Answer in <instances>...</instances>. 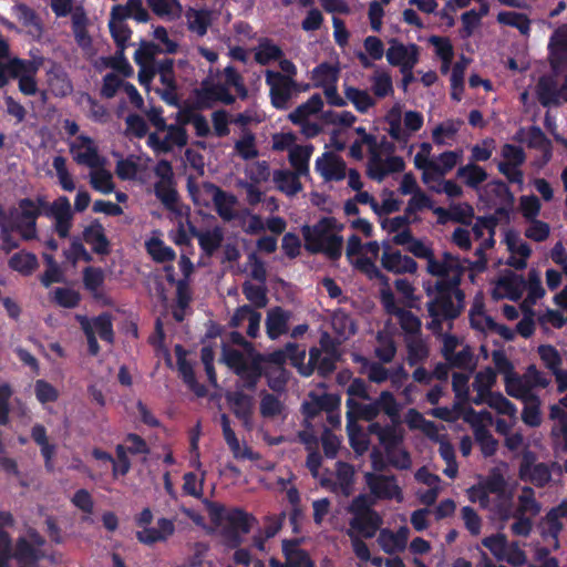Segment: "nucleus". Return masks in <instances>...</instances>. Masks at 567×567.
Masks as SVG:
<instances>
[{"label":"nucleus","instance_id":"nucleus-43","mask_svg":"<svg viewBox=\"0 0 567 567\" xmlns=\"http://www.w3.org/2000/svg\"><path fill=\"white\" fill-rule=\"evenodd\" d=\"M83 238L92 249L97 254H106L109 250V240L106 239L103 226L97 223H91L83 231Z\"/></svg>","mask_w":567,"mask_h":567},{"label":"nucleus","instance_id":"nucleus-53","mask_svg":"<svg viewBox=\"0 0 567 567\" xmlns=\"http://www.w3.org/2000/svg\"><path fill=\"white\" fill-rule=\"evenodd\" d=\"M9 266L14 271L23 276H29L38 268L39 262L35 255L28 251H20L10 258Z\"/></svg>","mask_w":567,"mask_h":567},{"label":"nucleus","instance_id":"nucleus-54","mask_svg":"<svg viewBox=\"0 0 567 567\" xmlns=\"http://www.w3.org/2000/svg\"><path fill=\"white\" fill-rule=\"evenodd\" d=\"M72 22V30L78 44L82 48H87L91 44V38L86 32L89 19L84 9H78L74 14Z\"/></svg>","mask_w":567,"mask_h":567},{"label":"nucleus","instance_id":"nucleus-22","mask_svg":"<svg viewBox=\"0 0 567 567\" xmlns=\"http://www.w3.org/2000/svg\"><path fill=\"white\" fill-rule=\"evenodd\" d=\"M266 83L270 89V96L274 106L284 109L290 97L291 89L295 84L289 76L275 71L266 72Z\"/></svg>","mask_w":567,"mask_h":567},{"label":"nucleus","instance_id":"nucleus-13","mask_svg":"<svg viewBox=\"0 0 567 567\" xmlns=\"http://www.w3.org/2000/svg\"><path fill=\"white\" fill-rule=\"evenodd\" d=\"M339 78V69L336 65L322 63L312 71L315 85L323 89L328 103L332 106L342 107L347 105L346 100L338 93L336 83Z\"/></svg>","mask_w":567,"mask_h":567},{"label":"nucleus","instance_id":"nucleus-21","mask_svg":"<svg viewBox=\"0 0 567 567\" xmlns=\"http://www.w3.org/2000/svg\"><path fill=\"white\" fill-rule=\"evenodd\" d=\"M466 420L474 426L476 441L480 443L482 452L485 455H492L496 451L497 442L486 430V425L492 424V416L488 412L484 411L481 413L471 412Z\"/></svg>","mask_w":567,"mask_h":567},{"label":"nucleus","instance_id":"nucleus-44","mask_svg":"<svg viewBox=\"0 0 567 567\" xmlns=\"http://www.w3.org/2000/svg\"><path fill=\"white\" fill-rule=\"evenodd\" d=\"M301 175L289 171H276L272 179L276 187L287 196H293L302 188L299 177Z\"/></svg>","mask_w":567,"mask_h":567},{"label":"nucleus","instance_id":"nucleus-7","mask_svg":"<svg viewBox=\"0 0 567 567\" xmlns=\"http://www.w3.org/2000/svg\"><path fill=\"white\" fill-rule=\"evenodd\" d=\"M351 511L354 516L350 522L349 536L373 537L382 525V518L377 512L369 509L367 497H357L351 505Z\"/></svg>","mask_w":567,"mask_h":567},{"label":"nucleus","instance_id":"nucleus-31","mask_svg":"<svg viewBox=\"0 0 567 567\" xmlns=\"http://www.w3.org/2000/svg\"><path fill=\"white\" fill-rule=\"evenodd\" d=\"M117 460L115 461L111 454L101 449H93L92 456L95 461L99 462L102 468L107 470L110 465L113 467V475L117 477L118 475H125L130 470V461L125 455V449L123 445H118L116 447Z\"/></svg>","mask_w":567,"mask_h":567},{"label":"nucleus","instance_id":"nucleus-47","mask_svg":"<svg viewBox=\"0 0 567 567\" xmlns=\"http://www.w3.org/2000/svg\"><path fill=\"white\" fill-rule=\"evenodd\" d=\"M313 152L311 145H296L289 152V161L295 168V173L299 175H307L309 172V159Z\"/></svg>","mask_w":567,"mask_h":567},{"label":"nucleus","instance_id":"nucleus-1","mask_svg":"<svg viewBox=\"0 0 567 567\" xmlns=\"http://www.w3.org/2000/svg\"><path fill=\"white\" fill-rule=\"evenodd\" d=\"M465 265L450 252H444L441 257L434 254L426 260V271L436 278L434 286L426 284L425 290L431 297L429 302V312L433 318L430 327L434 329L442 319H452L457 316L458 308L454 303V298L461 300L462 292L456 288Z\"/></svg>","mask_w":567,"mask_h":567},{"label":"nucleus","instance_id":"nucleus-9","mask_svg":"<svg viewBox=\"0 0 567 567\" xmlns=\"http://www.w3.org/2000/svg\"><path fill=\"white\" fill-rule=\"evenodd\" d=\"M42 205L40 199H22L19 206L10 213L11 229L17 230L24 240L37 237L35 220L41 213Z\"/></svg>","mask_w":567,"mask_h":567},{"label":"nucleus","instance_id":"nucleus-57","mask_svg":"<svg viewBox=\"0 0 567 567\" xmlns=\"http://www.w3.org/2000/svg\"><path fill=\"white\" fill-rule=\"evenodd\" d=\"M353 482V468L349 464L338 463L336 481L331 484L333 492H340L343 495L351 493V486Z\"/></svg>","mask_w":567,"mask_h":567},{"label":"nucleus","instance_id":"nucleus-49","mask_svg":"<svg viewBox=\"0 0 567 567\" xmlns=\"http://www.w3.org/2000/svg\"><path fill=\"white\" fill-rule=\"evenodd\" d=\"M112 11H114V14L122 16L125 19L133 18L137 22H146L150 18L142 0H127L125 4L114 6Z\"/></svg>","mask_w":567,"mask_h":567},{"label":"nucleus","instance_id":"nucleus-37","mask_svg":"<svg viewBox=\"0 0 567 567\" xmlns=\"http://www.w3.org/2000/svg\"><path fill=\"white\" fill-rule=\"evenodd\" d=\"M519 476L524 481H529L535 485L543 486L549 482L551 474L546 464H532L528 456H525L524 463L520 465Z\"/></svg>","mask_w":567,"mask_h":567},{"label":"nucleus","instance_id":"nucleus-51","mask_svg":"<svg viewBox=\"0 0 567 567\" xmlns=\"http://www.w3.org/2000/svg\"><path fill=\"white\" fill-rule=\"evenodd\" d=\"M322 106V99L320 95L315 94L307 102L302 103L293 112H291L289 114V118L293 123H303L306 120H309L310 116L321 111Z\"/></svg>","mask_w":567,"mask_h":567},{"label":"nucleus","instance_id":"nucleus-17","mask_svg":"<svg viewBox=\"0 0 567 567\" xmlns=\"http://www.w3.org/2000/svg\"><path fill=\"white\" fill-rule=\"evenodd\" d=\"M381 300L385 310L398 318L403 330L410 334L419 331L421 326L419 319L396 303L388 281H385L384 287L381 289Z\"/></svg>","mask_w":567,"mask_h":567},{"label":"nucleus","instance_id":"nucleus-39","mask_svg":"<svg viewBox=\"0 0 567 567\" xmlns=\"http://www.w3.org/2000/svg\"><path fill=\"white\" fill-rule=\"evenodd\" d=\"M549 50L554 68L567 62V25L555 31L549 42Z\"/></svg>","mask_w":567,"mask_h":567},{"label":"nucleus","instance_id":"nucleus-61","mask_svg":"<svg viewBox=\"0 0 567 567\" xmlns=\"http://www.w3.org/2000/svg\"><path fill=\"white\" fill-rule=\"evenodd\" d=\"M147 4L154 13L169 20L182 13V6L177 0H147Z\"/></svg>","mask_w":567,"mask_h":567},{"label":"nucleus","instance_id":"nucleus-48","mask_svg":"<svg viewBox=\"0 0 567 567\" xmlns=\"http://www.w3.org/2000/svg\"><path fill=\"white\" fill-rule=\"evenodd\" d=\"M432 145L430 143H421L414 155V166L422 172V181L425 185H430V171L434 158H432Z\"/></svg>","mask_w":567,"mask_h":567},{"label":"nucleus","instance_id":"nucleus-5","mask_svg":"<svg viewBox=\"0 0 567 567\" xmlns=\"http://www.w3.org/2000/svg\"><path fill=\"white\" fill-rule=\"evenodd\" d=\"M206 507L212 522L223 529L227 546H238L243 535L250 530L254 519L236 508L226 509L214 503H206Z\"/></svg>","mask_w":567,"mask_h":567},{"label":"nucleus","instance_id":"nucleus-3","mask_svg":"<svg viewBox=\"0 0 567 567\" xmlns=\"http://www.w3.org/2000/svg\"><path fill=\"white\" fill-rule=\"evenodd\" d=\"M492 361L503 377L506 393L516 400H530L537 396L536 390L545 389L550 383V379L535 365H529L524 374H518L513 363L501 351L493 352Z\"/></svg>","mask_w":567,"mask_h":567},{"label":"nucleus","instance_id":"nucleus-29","mask_svg":"<svg viewBox=\"0 0 567 567\" xmlns=\"http://www.w3.org/2000/svg\"><path fill=\"white\" fill-rule=\"evenodd\" d=\"M158 47L152 43H143L135 52V62L140 65L138 80L141 84L148 85L155 74L154 55Z\"/></svg>","mask_w":567,"mask_h":567},{"label":"nucleus","instance_id":"nucleus-2","mask_svg":"<svg viewBox=\"0 0 567 567\" xmlns=\"http://www.w3.org/2000/svg\"><path fill=\"white\" fill-rule=\"evenodd\" d=\"M468 499L478 503L497 515L501 519L516 518L512 525V532L517 536H528L532 532V516L519 515L513 509L514 488L508 486L504 477L493 474L487 480L467 489Z\"/></svg>","mask_w":567,"mask_h":567},{"label":"nucleus","instance_id":"nucleus-23","mask_svg":"<svg viewBox=\"0 0 567 567\" xmlns=\"http://www.w3.org/2000/svg\"><path fill=\"white\" fill-rule=\"evenodd\" d=\"M155 174L158 178L155 184L157 197L164 205L173 207L177 199V194L173 186V169L171 164L166 161H161L156 165Z\"/></svg>","mask_w":567,"mask_h":567},{"label":"nucleus","instance_id":"nucleus-4","mask_svg":"<svg viewBox=\"0 0 567 567\" xmlns=\"http://www.w3.org/2000/svg\"><path fill=\"white\" fill-rule=\"evenodd\" d=\"M336 219L323 218L315 226L303 227L305 246L312 252H322L331 259L339 258L343 240Z\"/></svg>","mask_w":567,"mask_h":567},{"label":"nucleus","instance_id":"nucleus-45","mask_svg":"<svg viewBox=\"0 0 567 567\" xmlns=\"http://www.w3.org/2000/svg\"><path fill=\"white\" fill-rule=\"evenodd\" d=\"M145 247L148 255L156 262L171 261L176 256L174 250L159 238L157 233H154L153 236L145 241Z\"/></svg>","mask_w":567,"mask_h":567},{"label":"nucleus","instance_id":"nucleus-26","mask_svg":"<svg viewBox=\"0 0 567 567\" xmlns=\"http://www.w3.org/2000/svg\"><path fill=\"white\" fill-rule=\"evenodd\" d=\"M346 252L350 262L369 277H383L375 264L370 258L363 256V245L358 236L352 235L348 239Z\"/></svg>","mask_w":567,"mask_h":567},{"label":"nucleus","instance_id":"nucleus-14","mask_svg":"<svg viewBox=\"0 0 567 567\" xmlns=\"http://www.w3.org/2000/svg\"><path fill=\"white\" fill-rule=\"evenodd\" d=\"M43 538L34 529H28L27 534L19 538L13 554L19 567H37V561L43 556Z\"/></svg>","mask_w":567,"mask_h":567},{"label":"nucleus","instance_id":"nucleus-30","mask_svg":"<svg viewBox=\"0 0 567 567\" xmlns=\"http://www.w3.org/2000/svg\"><path fill=\"white\" fill-rule=\"evenodd\" d=\"M11 11L27 34L33 39L41 38L43 27L34 10L23 3H18L12 7Z\"/></svg>","mask_w":567,"mask_h":567},{"label":"nucleus","instance_id":"nucleus-46","mask_svg":"<svg viewBox=\"0 0 567 567\" xmlns=\"http://www.w3.org/2000/svg\"><path fill=\"white\" fill-rule=\"evenodd\" d=\"M537 96L544 106L557 105L563 102L561 87L558 90L550 78H543L537 85Z\"/></svg>","mask_w":567,"mask_h":567},{"label":"nucleus","instance_id":"nucleus-59","mask_svg":"<svg viewBox=\"0 0 567 567\" xmlns=\"http://www.w3.org/2000/svg\"><path fill=\"white\" fill-rule=\"evenodd\" d=\"M489 408L495 410L497 413L513 419V423L517 421V409L516 406L506 399L502 393H493L488 395L485 402Z\"/></svg>","mask_w":567,"mask_h":567},{"label":"nucleus","instance_id":"nucleus-24","mask_svg":"<svg viewBox=\"0 0 567 567\" xmlns=\"http://www.w3.org/2000/svg\"><path fill=\"white\" fill-rule=\"evenodd\" d=\"M365 481L371 494L377 498H394L398 502L403 499L401 488L396 484L394 477L367 473Z\"/></svg>","mask_w":567,"mask_h":567},{"label":"nucleus","instance_id":"nucleus-55","mask_svg":"<svg viewBox=\"0 0 567 567\" xmlns=\"http://www.w3.org/2000/svg\"><path fill=\"white\" fill-rule=\"evenodd\" d=\"M109 27L113 39L122 51L131 38V30L125 23V18L114 14V11L111 10Z\"/></svg>","mask_w":567,"mask_h":567},{"label":"nucleus","instance_id":"nucleus-27","mask_svg":"<svg viewBox=\"0 0 567 567\" xmlns=\"http://www.w3.org/2000/svg\"><path fill=\"white\" fill-rule=\"evenodd\" d=\"M524 286L525 284L520 276L506 274L495 281L492 288V296L494 299L507 298L516 300L520 297Z\"/></svg>","mask_w":567,"mask_h":567},{"label":"nucleus","instance_id":"nucleus-60","mask_svg":"<svg viewBox=\"0 0 567 567\" xmlns=\"http://www.w3.org/2000/svg\"><path fill=\"white\" fill-rule=\"evenodd\" d=\"M372 92L377 97H385L393 94V83L390 73L383 70H377L371 76Z\"/></svg>","mask_w":567,"mask_h":567},{"label":"nucleus","instance_id":"nucleus-12","mask_svg":"<svg viewBox=\"0 0 567 567\" xmlns=\"http://www.w3.org/2000/svg\"><path fill=\"white\" fill-rule=\"evenodd\" d=\"M320 350L311 349L309 352V363L303 364L306 350L299 349L297 344L288 343L284 350L271 353L270 360L277 364H282L289 360L292 365L298 368L302 375L308 377L312 373L313 367L318 364Z\"/></svg>","mask_w":567,"mask_h":567},{"label":"nucleus","instance_id":"nucleus-56","mask_svg":"<svg viewBox=\"0 0 567 567\" xmlns=\"http://www.w3.org/2000/svg\"><path fill=\"white\" fill-rule=\"evenodd\" d=\"M344 95L346 102L350 101L360 113H367L375 104L373 97L367 91L353 86H344Z\"/></svg>","mask_w":567,"mask_h":567},{"label":"nucleus","instance_id":"nucleus-25","mask_svg":"<svg viewBox=\"0 0 567 567\" xmlns=\"http://www.w3.org/2000/svg\"><path fill=\"white\" fill-rule=\"evenodd\" d=\"M315 168L324 181H341L346 177V163L332 152H326L318 157Z\"/></svg>","mask_w":567,"mask_h":567},{"label":"nucleus","instance_id":"nucleus-38","mask_svg":"<svg viewBox=\"0 0 567 567\" xmlns=\"http://www.w3.org/2000/svg\"><path fill=\"white\" fill-rule=\"evenodd\" d=\"M148 167V159L138 156L122 158L116 164V174L121 179L137 178Z\"/></svg>","mask_w":567,"mask_h":567},{"label":"nucleus","instance_id":"nucleus-52","mask_svg":"<svg viewBox=\"0 0 567 567\" xmlns=\"http://www.w3.org/2000/svg\"><path fill=\"white\" fill-rule=\"evenodd\" d=\"M472 233L476 239H483L481 246L476 249V255H481L494 245V225L489 220L478 219L472 227Z\"/></svg>","mask_w":567,"mask_h":567},{"label":"nucleus","instance_id":"nucleus-36","mask_svg":"<svg viewBox=\"0 0 567 567\" xmlns=\"http://www.w3.org/2000/svg\"><path fill=\"white\" fill-rule=\"evenodd\" d=\"M462 121L445 120L432 131V140L439 146H451L455 143Z\"/></svg>","mask_w":567,"mask_h":567},{"label":"nucleus","instance_id":"nucleus-64","mask_svg":"<svg viewBox=\"0 0 567 567\" xmlns=\"http://www.w3.org/2000/svg\"><path fill=\"white\" fill-rule=\"evenodd\" d=\"M332 328L340 340H346L355 332L354 321L343 311L333 315Z\"/></svg>","mask_w":567,"mask_h":567},{"label":"nucleus","instance_id":"nucleus-19","mask_svg":"<svg viewBox=\"0 0 567 567\" xmlns=\"http://www.w3.org/2000/svg\"><path fill=\"white\" fill-rule=\"evenodd\" d=\"M382 247L381 265L385 270L395 275L416 272L417 264L413 258L393 249L388 243H383Z\"/></svg>","mask_w":567,"mask_h":567},{"label":"nucleus","instance_id":"nucleus-32","mask_svg":"<svg viewBox=\"0 0 567 567\" xmlns=\"http://www.w3.org/2000/svg\"><path fill=\"white\" fill-rule=\"evenodd\" d=\"M409 535V528L405 526L396 532L384 528L379 533L378 544L386 554H395L405 549Z\"/></svg>","mask_w":567,"mask_h":567},{"label":"nucleus","instance_id":"nucleus-18","mask_svg":"<svg viewBox=\"0 0 567 567\" xmlns=\"http://www.w3.org/2000/svg\"><path fill=\"white\" fill-rule=\"evenodd\" d=\"M69 147L73 159L80 165L91 167L102 163V159H104L99 154L94 141L83 134L70 138Z\"/></svg>","mask_w":567,"mask_h":567},{"label":"nucleus","instance_id":"nucleus-35","mask_svg":"<svg viewBox=\"0 0 567 567\" xmlns=\"http://www.w3.org/2000/svg\"><path fill=\"white\" fill-rule=\"evenodd\" d=\"M462 156V151H447L434 158L430 171V185L437 182L442 176L452 171Z\"/></svg>","mask_w":567,"mask_h":567},{"label":"nucleus","instance_id":"nucleus-10","mask_svg":"<svg viewBox=\"0 0 567 567\" xmlns=\"http://www.w3.org/2000/svg\"><path fill=\"white\" fill-rule=\"evenodd\" d=\"M221 361L233 369L248 386L254 385L260 377L259 362L250 350L241 352L236 349L224 348Z\"/></svg>","mask_w":567,"mask_h":567},{"label":"nucleus","instance_id":"nucleus-58","mask_svg":"<svg viewBox=\"0 0 567 567\" xmlns=\"http://www.w3.org/2000/svg\"><path fill=\"white\" fill-rule=\"evenodd\" d=\"M457 177L467 186L476 188L487 179V173L476 164L470 163L457 169Z\"/></svg>","mask_w":567,"mask_h":567},{"label":"nucleus","instance_id":"nucleus-8","mask_svg":"<svg viewBox=\"0 0 567 567\" xmlns=\"http://www.w3.org/2000/svg\"><path fill=\"white\" fill-rule=\"evenodd\" d=\"M40 61L23 60L19 58L9 59L2 62L4 73L8 78L18 80L19 91L24 95H34L38 92L37 73L40 69Z\"/></svg>","mask_w":567,"mask_h":567},{"label":"nucleus","instance_id":"nucleus-15","mask_svg":"<svg viewBox=\"0 0 567 567\" xmlns=\"http://www.w3.org/2000/svg\"><path fill=\"white\" fill-rule=\"evenodd\" d=\"M419 47L414 43H402L391 40L385 52L386 61L393 66L400 68L402 74L410 72L419 62Z\"/></svg>","mask_w":567,"mask_h":567},{"label":"nucleus","instance_id":"nucleus-20","mask_svg":"<svg viewBox=\"0 0 567 567\" xmlns=\"http://www.w3.org/2000/svg\"><path fill=\"white\" fill-rule=\"evenodd\" d=\"M503 241L509 252L508 265L516 269L525 268L527 266V259L532 254L528 244L517 231L512 229L504 233Z\"/></svg>","mask_w":567,"mask_h":567},{"label":"nucleus","instance_id":"nucleus-11","mask_svg":"<svg viewBox=\"0 0 567 567\" xmlns=\"http://www.w3.org/2000/svg\"><path fill=\"white\" fill-rule=\"evenodd\" d=\"M401 105H394L386 115L390 128L389 134L399 142H406L409 137L417 132L423 125V116L415 111H408L403 116V126L400 122Z\"/></svg>","mask_w":567,"mask_h":567},{"label":"nucleus","instance_id":"nucleus-62","mask_svg":"<svg viewBox=\"0 0 567 567\" xmlns=\"http://www.w3.org/2000/svg\"><path fill=\"white\" fill-rule=\"evenodd\" d=\"M282 550L289 567H311L308 555L296 543L284 542Z\"/></svg>","mask_w":567,"mask_h":567},{"label":"nucleus","instance_id":"nucleus-28","mask_svg":"<svg viewBox=\"0 0 567 567\" xmlns=\"http://www.w3.org/2000/svg\"><path fill=\"white\" fill-rule=\"evenodd\" d=\"M404 168V161L399 156L382 157L372 155L368 166L369 176L377 181H382L391 173L401 172Z\"/></svg>","mask_w":567,"mask_h":567},{"label":"nucleus","instance_id":"nucleus-33","mask_svg":"<svg viewBox=\"0 0 567 567\" xmlns=\"http://www.w3.org/2000/svg\"><path fill=\"white\" fill-rule=\"evenodd\" d=\"M496 372L492 368H484L475 374L473 381V389L476 392L475 398H473V403L482 404L485 402L486 398L491 394V390L496 384Z\"/></svg>","mask_w":567,"mask_h":567},{"label":"nucleus","instance_id":"nucleus-41","mask_svg":"<svg viewBox=\"0 0 567 567\" xmlns=\"http://www.w3.org/2000/svg\"><path fill=\"white\" fill-rule=\"evenodd\" d=\"M289 313L281 308L270 309L267 313L266 329L270 339H277L287 332Z\"/></svg>","mask_w":567,"mask_h":567},{"label":"nucleus","instance_id":"nucleus-6","mask_svg":"<svg viewBox=\"0 0 567 567\" xmlns=\"http://www.w3.org/2000/svg\"><path fill=\"white\" fill-rule=\"evenodd\" d=\"M192 197L198 206L208 207L210 203L215 205L218 215L224 220H231L236 217L237 198L219 187L204 183L197 187H190Z\"/></svg>","mask_w":567,"mask_h":567},{"label":"nucleus","instance_id":"nucleus-40","mask_svg":"<svg viewBox=\"0 0 567 567\" xmlns=\"http://www.w3.org/2000/svg\"><path fill=\"white\" fill-rule=\"evenodd\" d=\"M369 432L378 436L385 452H390V450L398 446L403 440L402 431L393 425L382 427L378 423H372L369 425Z\"/></svg>","mask_w":567,"mask_h":567},{"label":"nucleus","instance_id":"nucleus-42","mask_svg":"<svg viewBox=\"0 0 567 567\" xmlns=\"http://www.w3.org/2000/svg\"><path fill=\"white\" fill-rule=\"evenodd\" d=\"M347 420L357 422L358 419L371 421L379 414V403L371 402L362 404L357 402L353 398L347 400Z\"/></svg>","mask_w":567,"mask_h":567},{"label":"nucleus","instance_id":"nucleus-50","mask_svg":"<svg viewBox=\"0 0 567 567\" xmlns=\"http://www.w3.org/2000/svg\"><path fill=\"white\" fill-rule=\"evenodd\" d=\"M246 321L248 322L247 333L255 338L259 331L261 315L247 306L241 307L234 315L233 323L234 326H240Z\"/></svg>","mask_w":567,"mask_h":567},{"label":"nucleus","instance_id":"nucleus-34","mask_svg":"<svg viewBox=\"0 0 567 567\" xmlns=\"http://www.w3.org/2000/svg\"><path fill=\"white\" fill-rule=\"evenodd\" d=\"M89 168L90 183L95 190L102 194H110L114 190L113 175L111 171L106 168V158L102 159V163H97V165Z\"/></svg>","mask_w":567,"mask_h":567},{"label":"nucleus","instance_id":"nucleus-16","mask_svg":"<svg viewBox=\"0 0 567 567\" xmlns=\"http://www.w3.org/2000/svg\"><path fill=\"white\" fill-rule=\"evenodd\" d=\"M187 143V135L181 126L163 127L152 133L147 138V144L156 153H167L175 147H183Z\"/></svg>","mask_w":567,"mask_h":567},{"label":"nucleus","instance_id":"nucleus-63","mask_svg":"<svg viewBox=\"0 0 567 567\" xmlns=\"http://www.w3.org/2000/svg\"><path fill=\"white\" fill-rule=\"evenodd\" d=\"M186 18L188 28L198 35H204L212 23V12L206 10H189Z\"/></svg>","mask_w":567,"mask_h":567}]
</instances>
